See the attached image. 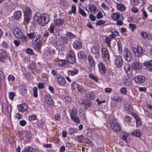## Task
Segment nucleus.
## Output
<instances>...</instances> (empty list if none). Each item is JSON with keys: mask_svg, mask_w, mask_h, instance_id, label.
Masks as SVG:
<instances>
[{"mask_svg": "<svg viewBox=\"0 0 152 152\" xmlns=\"http://www.w3.org/2000/svg\"><path fill=\"white\" fill-rule=\"evenodd\" d=\"M91 52L94 54L96 56V58H97L98 57L100 53V51L99 50V47L98 46H94L91 49Z\"/></svg>", "mask_w": 152, "mask_h": 152, "instance_id": "ddd939ff", "label": "nucleus"}, {"mask_svg": "<svg viewBox=\"0 0 152 152\" xmlns=\"http://www.w3.org/2000/svg\"><path fill=\"white\" fill-rule=\"evenodd\" d=\"M87 96L88 97V98L91 100H93L95 98V95L94 94L91 92H90L87 94Z\"/></svg>", "mask_w": 152, "mask_h": 152, "instance_id": "f704fd0d", "label": "nucleus"}, {"mask_svg": "<svg viewBox=\"0 0 152 152\" xmlns=\"http://www.w3.org/2000/svg\"><path fill=\"white\" fill-rule=\"evenodd\" d=\"M66 61L64 60H60L56 62V64L58 66H62L65 65Z\"/></svg>", "mask_w": 152, "mask_h": 152, "instance_id": "c756f323", "label": "nucleus"}, {"mask_svg": "<svg viewBox=\"0 0 152 152\" xmlns=\"http://www.w3.org/2000/svg\"><path fill=\"white\" fill-rule=\"evenodd\" d=\"M140 35H141L142 37L145 38L147 39L148 38L149 39L150 38H149L148 34L146 32H142L140 33Z\"/></svg>", "mask_w": 152, "mask_h": 152, "instance_id": "4d7b16f0", "label": "nucleus"}, {"mask_svg": "<svg viewBox=\"0 0 152 152\" xmlns=\"http://www.w3.org/2000/svg\"><path fill=\"white\" fill-rule=\"evenodd\" d=\"M76 140L77 141L80 142H82L84 140V138L82 136H77L76 137Z\"/></svg>", "mask_w": 152, "mask_h": 152, "instance_id": "a19ab883", "label": "nucleus"}, {"mask_svg": "<svg viewBox=\"0 0 152 152\" xmlns=\"http://www.w3.org/2000/svg\"><path fill=\"white\" fill-rule=\"evenodd\" d=\"M77 55L78 58L80 59L86 57V53L83 51H80L78 53Z\"/></svg>", "mask_w": 152, "mask_h": 152, "instance_id": "cd10ccee", "label": "nucleus"}, {"mask_svg": "<svg viewBox=\"0 0 152 152\" xmlns=\"http://www.w3.org/2000/svg\"><path fill=\"white\" fill-rule=\"evenodd\" d=\"M105 23V22L104 21L100 20L98 21L96 23V25L97 26H99L100 25H102L104 24Z\"/></svg>", "mask_w": 152, "mask_h": 152, "instance_id": "bf43d9fd", "label": "nucleus"}, {"mask_svg": "<svg viewBox=\"0 0 152 152\" xmlns=\"http://www.w3.org/2000/svg\"><path fill=\"white\" fill-rule=\"evenodd\" d=\"M78 12L80 13V14L83 17H86V13L82 9H79L78 10Z\"/></svg>", "mask_w": 152, "mask_h": 152, "instance_id": "49530a36", "label": "nucleus"}, {"mask_svg": "<svg viewBox=\"0 0 152 152\" xmlns=\"http://www.w3.org/2000/svg\"><path fill=\"white\" fill-rule=\"evenodd\" d=\"M117 9L121 11H124L125 8L124 5L122 4H118L117 5Z\"/></svg>", "mask_w": 152, "mask_h": 152, "instance_id": "2f4dec72", "label": "nucleus"}, {"mask_svg": "<svg viewBox=\"0 0 152 152\" xmlns=\"http://www.w3.org/2000/svg\"><path fill=\"white\" fill-rule=\"evenodd\" d=\"M64 20L62 19H56L54 20V22L56 26H59L62 25L64 23Z\"/></svg>", "mask_w": 152, "mask_h": 152, "instance_id": "b1692460", "label": "nucleus"}, {"mask_svg": "<svg viewBox=\"0 0 152 152\" xmlns=\"http://www.w3.org/2000/svg\"><path fill=\"white\" fill-rule=\"evenodd\" d=\"M111 17L113 20H124V17L122 14L118 12L112 13Z\"/></svg>", "mask_w": 152, "mask_h": 152, "instance_id": "9d476101", "label": "nucleus"}, {"mask_svg": "<svg viewBox=\"0 0 152 152\" xmlns=\"http://www.w3.org/2000/svg\"><path fill=\"white\" fill-rule=\"evenodd\" d=\"M21 12L20 11H17L15 12L14 14V18L16 20H18L21 16Z\"/></svg>", "mask_w": 152, "mask_h": 152, "instance_id": "bb28decb", "label": "nucleus"}, {"mask_svg": "<svg viewBox=\"0 0 152 152\" xmlns=\"http://www.w3.org/2000/svg\"><path fill=\"white\" fill-rule=\"evenodd\" d=\"M110 125L111 128L114 131L119 132L121 130V127L116 120L113 117H110L109 118Z\"/></svg>", "mask_w": 152, "mask_h": 152, "instance_id": "7ed1b4c3", "label": "nucleus"}, {"mask_svg": "<svg viewBox=\"0 0 152 152\" xmlns=\"http://www.w3.org/2000/svg\"><path fill=\"white\" fill-rule=\"evenodd\" d=\"M45 84L43 83H39L38 84V87L39 89H42L44 88Z\"/></svg>", "mask_w": 152, "mask_h": 152, "instance_id": "774afa93", "label": "nucleus"}, {"mask_svg": "<svg viewBox=\"0 0 152 152\" xmlns=\"http://www.w3.org/2000/svg\"><path fill=\"white\" fill-rule=\"evenodd\" d=\"M102 56L104 61L106 62H109V54L107 48H103L101 50Z\"/></svg>", "mask_w": 152, "mask_h": 152, "instance_id": "6e6552de", "label": "nucleus"}, {"mask_svg": "<svg viewBox=\"0 0 152 152\" xmlns=\"http://www.w3.org/2000/svg\"><path fill=\"white\" fill-rule=\"evenodd\" d=\"M129 28L132 31H133L136 28V26L135 25L133 24H129Z\"/></svg>", "mask_w": 152, "mask_h": 152, "instance_id": "09e8293b", "label": "nucleus"}, {"mask_svg": "<svg viewBox=\"0 0 152 152\" xmlns=\"http://www.w3.org/2000/svg\"><path fill=\"white\" fill-rule=\"evenodd\" d=\"M139 0H131L130 4L132 6L137 5L138 3Z\"/></svg>", "mask_w": 152, "mask_h": 152, "instance_id": "3c124183", "label": "nucleus"}, {"mask_svg": "<svg viewBox=\"0 0 152 152\" xmlns=\"http://www.w3.org/2000/svg\"><path fill=\"white\" fill-rule=\"evenodd\" d=\"M143 64L146 66V69L148 71H152V60L149 61H145Z\"/></svg>", "mask_w": 152, "mask_h": 152, "instance_id": "dca6fc26", "label": "nucleus"}, {"mask_svg": "<svg viewBox=\"0 0 152 152\" xmlns=\"http://www.w3.org/2000/svg\"><path fill=\"white\" fill-rule=\"evenodd\" d=\"M120 92L124 94H126L127 93V90L126 88L123 87L120 89Z\"/></svg>", "mask_w": 152, "mask_h": 152, "instance_id": "5fc2aeb1", "label": "nucleus"}, {"mask_svg": "<svg viewBox=\"0 0 152 152\" xmlns=\"http://www.w3.org/2000/svg\"><path fill=\"white\" fill-rule=\"evenodd\" d=\"M37 116L35 115H32L29 116L28 117V118L30 121L34 120L37 119Z\"/></svg>", "mask_w": 152, "mask_h": 152, "instance_id": "864d4df0", "label": "nucleus"}, {"mask_svg": "<svg viewBox=\"0 0 152 152\" xmlns=\"http://www.w3.org/2000/svg\"><path fill=\"white\" fill-rule=\"evenodd\" d=\"M132 68L135 70H139L141 69L142 65L140 63L137 62H134L132 65Z\"/></svg>", "mask_w": 152, "mask_h": 152, "instance_id": "a211bd4d", "label": "nucleus"}, {"mask_svg": "<svg viewBox=\"0 0 152 152\" xmlns=\"http://www.w3.org/2000/svg\"><path fill=\"white\" fill-rule=\"evenodd\" d=\"M89 18L93 21H94L96 20V17L94 15L90 14L89 15Z\"/></svg>", "mask_w": 152, "mask_h": 152, "instance_id": "69168bd1", "label": "nucleus"}, {"mask_svg": "<svg viewBox=\"0 0 152 152\" xmlns=\"http://www.w3.org/2000/svg\"><path fill=\"white\" fill-rule=\"evenodd\" d=\"M88 9L91 13H94L96 10L97 7L94 5L90 4L88 6Z\"/></svg>", "mask_w": 152, "mask_h": 152, "instance_id": "a878e982", "label": "nucleus"}, {"mask_svg": "<svg viewBox=\"0 0 152 152\" xmlns=\"http://www.w3.org/2000/svg\"><path fill=\"white\" fill-rule=\"evenodd\" d=\"M111 41V39L110 38L106 37L105 39V42L107 44L108 47L110 46V44Z\"/></svg>", "mask_w": 152, "mask_h": 152, "instance_id": "6e6d98bb", "label": "nucleus"}, {"mask_svg": "<svg viewBox=\"0 0 152 152\" xmlns=\"http://www.w3.org/2000/svg\"><path fill=\"white\" fill-rule=\"evenodd\" d=\"M88 60L91 66V67L94 66L95 62L93 58L91 56L89 55L88 56Z\"/></svg>", "mask_w": 152, "mask_h": 152, "instance_id": "5701e85b", "label": "nucleus"}, {"mask_svg": "<svg viewBox=\"0 0 152 152\" xmlns=\"http://www.w3.org/2000/svg\"><path fill=\"white\" fill-rule=\"evenodd\" d=\"M124 69L125 72L127 74H129L131 73L130 71V67L129 64H126L124 66Z\"/></svg>", "mask_w": 152, "mask_h": 152, "instance_id": "c85d7f7f", "label": "nucleus"}, {"mask_svg": "<svg viewBox=\"0 0 152 152\" xmlns=\"http://www.w3.org/2000/svg\"><path fill=\"white\" fill-rule=\"evenodd\" d=\"M34 20L38 23L40 26H43L48 24L49 22L50 18L47 14L40 15L36 14L34 16Z\"/></svg>", "mask_w": 152, "mask_h": 152, "instance_id": "f257e3e1", "label": "nucleus"}, {"mask_svg": "<svg viewBox=\"0 0 152 152\" xmlns=\"http://www.w3.org/2000/svg\"><path fill=\"white\" fill-rule=\"evenodd\" d=\"M122 99V98L121 97L117 96H114L112 98V100L118 102H121Z\"/></svg>", "mask_w": 152, "mask_h": 152, "instance_id": "e433bc0d", "label": "nucleus"}, {"mask_svg": "<svg viewBox=\"0 0 152 152\" xmlns=\"http://www.w3.org/2000/svg\"><path fill=\"white\" fill-rule=\"evenodd\" d=\"M55 28V25L53 23H52L50 24V27L48 28V30L51 33H53L54 29Z\"/></svg>", "mask_w": 152, "mask_h": 152, "instance_id": "37998d69", "label": "nucleus"}, {"mask_svg": "<svg viewBox=\"0 0 152 152\" xmlns=\"http://www.w3.org/2000/svg\"><path fill=\"white\" fill-rule=\"evenodd\" d=\"M76 8L75 6L72 5V7L71 11H69L68 12L69 14H71L72 13L75 14L76 12Z\"/></svg>", "mask_w": 152, "mask_h": 152, "instance_id": "58836bf2", "label": "nucleus"}, {"mask_svg": "<svg viewBox=\"0 0 152 152\" xmlns=\"http://www.w3.org/2000/svg\"><path fill=\"white\" fill-rule=\"evenodd\" d=\"M12 29L13 34L16 37L20 39L23 42H26L27 41V37L23 35L16 24H13L12 27Z\"/></svg>", "mask_w": 152, "mask_h": 152, "instance_id": "f03ea898", "label": "nucleus"}, {"mask_svg": "<svg viewBox=\"0 0 152 152\" xmlns=\"http://www.w3.org/2000/svg\"><path fill=\"white\" fill-rule=\"evenodd\" d=\"M77 130L75 128H71L68 129V134L69 135H72L77 133Z\"/></svg>", "mask_w": 152, "mask_h": 152, "instance_id": "7c9ffc66", "label": "nucleus"}, {"mask_svg": "<svg viewBox=\"0 0 152 152\" xmlns=\"http://www.w3.org/2000/svg\"><path fill=\"white\" fill-rule=\"evenodd\" d=\"M77 111L76 109L74 107L72 108L70 113V115L71 119L76 123L79 124L80 123V121L78 117L77 116Z\"/></svg>", "mask_w": 152, "mask_h": 152, "instance_id": "20e7f679", "label": "nucleus"}, {"mask_svg": "<svg viewBox=\"0 0 152 152\" xmlns=\"http://www.w3.org/2000/svg\"><path fill=\"white\" fill-rule=\"evenodd\" d=\"M25 136L27 138H29L31 137V134L30 132L27 131L25 132Z\"/></svg>", "mask_w": 152, "mask_h": 152, "instance_id": "13d9d810", "label": "nucleus"}, {"mask_svg": "<svg viewBox=\"0 0 152 152\" xmlns=\"http://www.w3.org/2000/svg\"><path fill=\"white\" fill-rule=\"evenodd\" d=\"M78 70L77 69H73L68 70L67 72L68 75L69 76H73L78 74Z\"/></svg>", "mask_w": 152, "mask_h": 152, "instance_id": "393cba45", "label": "nucleus"}, {"mask_svg": "<svg viewBox=\"0 0 152 152\" xmlns=\"http://www.w3.org/2000/svg\"><path fill=\"white\" fill-rule=\"evenodd\" d=\"M24 15L25 16H30L31 15V10L29 8L26 7L24 10Z\"/></svg>", "mask_w": 152, "mask_h": 152, "instance_id": "4c0bfd02", "label": "nucleus"}, {"mask_svg": "<svg viewBox=\"0 0 152 152\" xmlns=\"http://www.w3.org/2000/svg\"><path fill=\"white\" fill-rule=\"evenodd\" d=\"M27 35L29 38L33 39L35 37L36 35V33L35 32H31L29 34H27Z\"/></svg>", "mask_w": 152, "mask_h": 152, "instance_id": "79ce46f5", "label": "nucleus"}, {"mask_svg": "<svg viewBox=\"0 0 152 152\" xmlns=\"http://www.w3.org/2000/svg\"><path fill=\"white\" fill-rule=\"evenodd\" d=\"M30 20V16H25V15L24 21L26 24H28L29 23Z\"/></svg>", "mask_w": 152, "mask_h": 152, "instance_id": "de8ad7c7", "label": "nucleus"}, {"mask_svg": "<svg viewBox=\"0 0 152 152\" xmlns=\"http://www.w3.org/2000/svg\"><path fill=\"white\" fill-rule=\"evenodd\" d=\"M1 45L2 47L4 48H7L8 47L7 43L4 41L2 42Z\"/></svg>", "mask_w": 152, "mask_h": 152, "instance_id": "338daca9", "label": "nucleus"}, {"mask_svg": "<svg viewBox=\"0 0 152 152\" xmlns=\"http://www.w3.org/2000/svg\"><path fill=\"white\" fill-rule=\"evenodd\" d=\"M115 65L118 68H120L123 64V59L120 56H116L114 60Z\"/></svg>", "mask_w": 152, "mask_h": 152, "instance_id": "423d86ee", "label": "nucleus"}, {"mask_svg": "<svg viewBox=\"0 0 152 152\" xmlns=\"http://www.w3.org/2000/svg\"><path fill=\"white\" fill-rule=\"evenodd\" d=\"M68 40V39L66 37H63L61 38V40L63 41V43L64 44L67 43Z\"/></svg>", "mask_w": 152, "mask_h": 152, "instance_id": "680f3d73", "label": "nucleus"}, {"mask_svg": "<svg viewBox=\"0 0 152 152\" xmlns=\"http://www.w3.org/2000/svg\"><path fill=\"white\" fill-rule=\"evenodd\" d=\"M33 95L35 97L37 96V89L36 87H34L33 89Z\"/></svg>", "mask_w": 152, "mask_h": 152, "instance_id": "a18cd8bd", "label": "nucleus"}, {"mask_svg": "<svg viewBox=\"0 0 152 152\" xmlns=\"http://www.w3.org/2000/svg\"><path fill=\"white\" fill-rule=\"evenodd\" d=\"M89 76L90 78L93 80L95 82H97L98 80V79L96 77L91 74H89Z\"/></svg>", "mask_w": 152, "mask_h": 152, "instance_id": "603ef678", "label": "nucleus"}, {"mask_svg": "<svg viewBox=\"0 0 152 152\" xmlns=\"http://www.w3.org/2000/svg\"><path fill=\"white\" fill-rule=\"evenodd\" d=\"M73 47L77 49H79L81 48L82 45L79 40H76L75 41L73 44Z\"/></svg>", "mask_w": 152, "mask_h": 152, "instance_id": "4be33fe9", "label": "nucleus"}, {"mask_svg": "<svg viewBox=\"0 0 152 152\" xmlns=\"http://www.w3.org/2000/svg\"><path fill=\"white\" fill-rule=\"evenodd\" d=\"M33 150L32 147L30 146L25 148L22 152H31Z\"/></svg>", "mask_w": 152, "mask_h": 152, "instance_id": "c9c22d12", "label": "nucleus"}, {"mask_svg": "<svg viewBox=\"0 0 152 152\" xmlns=\"http://www.w3.org/2000/svg\"><path fill=\"white\" fill-rule=\"evenodd\" d=\"M67 61L71 64H73L75 61V57L72 50H70L68 54Z\"/></svg>", "mask_w": 152, "mask_h": 152, "instance_id": "1a4fd4ad", "label": "nucleus"}, {"mask_svg": "<svg viewBox=\"0 0 152 152\" xmlns=\"http://www.w3.org/2000/svg\"><path fill=\"white\" fill-rule=\"evenodd\" d=\"M45 99L47 103L49 106H51L53 105V101L50 96L47 95L45 96Z\"/></svg>", "mask_w": 152, "mask_h": 152, "instance_id": "aec40b11", "label": "nucleus"}, {"mask_svg": "<svg viewBox=\"0 0 152 152\" xmlns=\"http://www.w3.org/2000/svg\"><path fill=\"white\" fill-rule=\"evenodd\" d=\"M79 87L78 84L74 82L72 84V87L74 90H77Z\"/></svg>", "mask_w": 152, "mask_h": 152, "instance_id": "8fccbe9b", "label": "nucleus"}, {"mask_svg": "<svg viewBox=\"0 0 152 152\" xmlns=\"http://www.w3.org/2000/svg\"><path fill=\"white\" fill-rule=\"evenodd\" d=\"M122 139L126 142H129L131 141V135L129 133L124 132L122 137Z\"/></svg>", "mask_w": 152, "mask_h": 152, "instance_id": "2eb2a0df", "label": "nucleus"}, {"mask_svg": "<svg viewBox=\"0 0 152 152\" xmlns=\"http://www.w3.org/2000/svg\"><path fill=\"white\" fill-rule=\"evenodd\" d=\"M124 83L126 86H129L131 84L132 81L129 79H127L125 80Z\"/></svg>", "mask_w": 152, "mask_h": 152, "instance_id": "ea45409f", "label": "nucleus"}, {"mask_svg": "<svg viewBox=\"0 0 152 152\" xmlns=\"http://www.w3.org/2000/svg\"><path fill=\"white\" fill-rule=\"evenodd\" d=\"M56 78L58 83V84L61 85H64L66 83V80L62 76H61L60 75H57Z\"/></svg>", "mask_w": 152, "mask_h": 152, "instance_id": "f8f14e48", "label": "nucleus"}, {"mask_svg": "<svg viewBox=\"0 0 152 152\" xmlns=\"http://www.w3.org/2000/svg\"><path fill=\"white\" fill-rule=\"evenodd\" d=\"M28 108V105L26 104L23 103L17 105L18 110L20 112L26 111Z\"/></svg>", "mask_w": 152, "mask_h": 152, "instance_id": "9b49d317", "label": "nucleus"}, {"mask_svg": "<svg viewBox=\"0 0 152 152\" xmlns=\"http://www.w3.org/2000/svg\"><path fill=\"white\" fill-rule=\"evenodd\" d=\"M131 120V118L129 116H126L124 118V120L125 121L128 123H129Z\"/></svg>", "mask_w": 152, "mask_h": 152, "instance_id": "052dcab7", "label": "nucleus"}, {"mask_svg": "<svg viewBox=\"0 0 152 152\" xmlns=\"http://www.w3.org/2000/svg\"><path fill=\"white\" fill-rule=\"evenodd\" d=\"M124 59L127 61H131L132 58V56L129 50L125 48L123 53Z\"/></svg>", "mask_w": 152, "mask_h": 152, "instance_id": "39448f33", "label": "nucleus"}, {"mask_svg": "<svg viewBox=\"0 0 152 152\" xmlns=\"http://www.w3.org/2000/svg\"><path fill=\"white\" fill-rule=\"evenodd\" d=\"M132 134L137 137H139L141 136L142 133L139 130H136L132 132Z\"/></svg>", "mask_w": 152, "mask_h": 152, "instance_id": "473e14b6", "label": "nucleus"}, {"mask_svg": "<svg viewBox=\"0 0 152 152\" xmlns=\"http://www.w3.org/2000/svg\"><path fill=\"white\" fill-rule=\"evenodd\" d=\"M134 80L137 83H141L145 81V78L142 75H137L134 77Z\"/></svg>", "mask_w": 152, "mask_h": 152, "instance_id": "4468645a", "label": "nucleus"}, {"mask_svg": "<svg viewBox=\"0 0 152 152\" xmlns=\"http://www.w3.org/2000/svg\"><path fill=\"white\" fill-rule=\"evenodd\" d=\"M92 104L91 102L86 100L83 101L80 104L81 106L84 108L89 107L91 106Z\"/></svg>", "mask_w": 152, "mask_h": 152, "instance_id": "412c9836", "label": "nucleus"}, {"mask_svg": "<svg viewBox=\"0 0 152 152\" xmlns=\"http://www.w3.org/2000/svg\"><path fill=\"white\" fill-rule=\"evenodd\" d=\"M101 6L104 9V10H107L109 8L108 6L106 5L104 3H103L101 4Z\"/></svg>", "mask_w": 152, "mask_h": 152, "instance_id": "e2e57ef3", "label": "nucleus"}, {"mask_svg": "<svg viewBox=\"0 0 152 152\" xmlns=\"http://www.w3.org/2000/svg\"><path fill=\"white\" fill-rule=\"evenodd\" d=\"M66 36L70 39L75 37V36L70 32H68L66 34Z\"/></svg>", "mask_w": 152, "mask_h": 152, "instance_id": "c03bdc74", "label": "nucleus"}, {"mask_svg": "<svg viewBox=\"0 0 152 152\" xmlns=\"http://www.w3.org/2000/svg\"><path fill=\"white\" fill-rule=\"evenodd\" d=\"M26 52L29 54H32L33 53V50L30 48H28L26 50Z\"/></svg>", "mask_w": 152, "mask_h": 152, "instance_id": "0e129e2a", "label": "nucleus"}, {"mask_svg": "<svg viewBox=\"0 0 152 152\" xmlns=\"http://www.w3.org/2000/svg\"><path fill=\"white\" fill-rule=\"evenodd\" d=\"M99 70L102 74H104L106 71V69L104 64L102 62H100L98 64Z\"/></svg>", "mask_w": 152, "mask_h": 152, "instance_id": "f3484780", "label": "nucleus"}, {"mask_svg": "<svg viewBox=\"0 0 152 152\" xmlns=\"http://www.w3.org/2000/svg\"><path fill=\"white\" fill-rule=\"evenodd\" d=\"M7 57V54L4 51L0 50V61L3 62Z\"/></svg>", "mask_w": 152, "mask_h": 152, "instance_id": "6ab92c4d", "label": "nucleus"}, {"mask_svg": "<svg viewBox=\"0 0 152 152\" xmlns=\"http://www.w3.org/2000/svg\"><path fill=\"white\" fill-rule=\"evenodd\" d=\"M132 50L135 56L138 57L142 56L143 55V49L141 47L137 46V48H133Z\"/></svg>", "mask_w": 152, "mask_h": 152, "instance_id": "0eeeda50", "label": "nucleus"}, {"mask_svg": "<svg viewBox=\"0 0 152 152\" xmlns=\"http://www.w3.org/2000/svg\"><path fill=\"white\" fill-rule=\"evenodd\" d=\"M125 109L128 112H130L132 111V107L129 104L127 103L125 105Z\"/></svg>", "mask_w": 152, "mask_h": 152, "instance_id": "72a5a7b5", "label": "nucleus"}]
</instances>
